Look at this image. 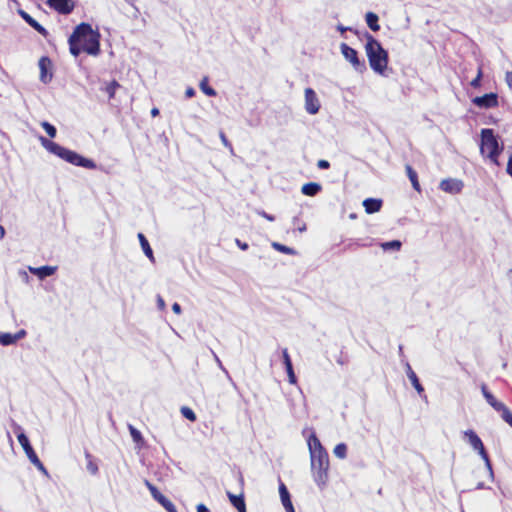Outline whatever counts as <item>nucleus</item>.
<instances>
[{
	"label": "nucleus",
	"instance_id": "5fc2aeb1",
	"mask_svg": "<svg viewBox=\"0 0 512 512\" xmlns=\"http://www.w3.org/2000/svg\"><path fill=\"white\" fill-rule=\"evenodd\" d=\"M26 334V332L24 330H21L19 331L18 333H16L15 335H19V339L22 338L24 335Z\"/></svg>",
	"mask_w": 512,
	"mask_h": 512
},
{
	"label": "nucleus",
	"instance_id": "c756f323",
	"mask_svg": "<svg viewBox=\"0 0 512 512\" xmlns=\"http://www.w3.org/2000/svg\"><path fill=\"white\" fill-rule=\"evenodd\" d=\"M120 87V84L116 80H112L107 83L104 91L108 94L109 99L114 98L116 90Z\"/></svg>",
	"mask_w": 512,
	"mask_h": 512
},
{
	"label": "nucleus",
	"instance_id": "72a5a7b5",
	"mask_svg": "<svg viewBox=\"0 0 512 512\" xmlns=\"http://www.w3.org/2000/svg\"><path fill=\"white\" fill-rule=\"evenodd\" d=\"M41 127L46 131L50 138H55L57 134V130L54 125L47 121H42L40 123Z\"/></svg>",
	"mask_w": 512,
	"mask_h": 512
},
{
	"label": "nucleus",
	"instance_id": "7c9ffc66",
	"mask_svg": "<svg viewBox=\"0 0 512 512\" xmlns=\"http://www.w3.org/2000/svg\"><path fill=\"white\" fill-rule=\"evenodd\" d=\"M272 247L276 251L284 253V254H287V255H295L296 254V251L293 248L288 247V246L283 245V244L278 243V242H273L272 243Z\"/></svg>",
	"mask_w": 512,
	"mask_h": 512
},
{
	"label": "nucleus",
	"instance_id": "0eeeda50",
	"mask_svg": "<svg viewBox=\"0 0 512 512\" xmlns=\"http://www.w3.org/2000/svg\"><path fill=\"white\" fill-rule=\"evenodd\" d=\"M144 484L150 491L153 499L161 504L167 512H178L175 505L169 499H167L149 480L145 479Z\"/></svg>",
	"mask_w": 512,
	"mask_h": 512
},
{
	"label": "nucleus",
	"instance_id": "6e6d98bb",
	"mask_svg": "<svg viewBox=\"0 0 512 512\" xmlns=\"http://www.w3.org/2000/svg\"><path fill=\"white\" fill-rule=\"evenodd\" d=\"M285 510L286 512H295L293 505L286 507Z\"/></svg>",
	"mask_w": 512,
	"mask_h": 512
},
{
	"label": "nucleus",
	"instance_id": "de8ad7c7",
	"mask_svg": "<svg viewBox=\"0 0 512 512\" xmlns=\"http://www.w3.org/2000/svg\"><path fill=\"white\" fill-rule=\"evenodd\" d=\"M172 310L176 313V314H180L182 309H181V306L178 304V303H174L172 305Z\"/></svg>",
	"mask_w": 512,
	"mask_h": 512
},
{
	"label": "nucleus",
	"instance_id": "393cba45",
	"mask_svg": "<svg viewBox=\"0 0 512 512\" xmlns=\"http://www.w3.org/2000/svg\"><path fill=\"white\" fill-rule=\"evenodd\" d=\"M407 376L412 384V386L416 389L419 394L424 392V388L421 385L416 373L412 370L410 366H408Z\"/></svg>",
	"mask_w": 512,
	"mask_h": 512
},
{
	"label": "nucleus",
	"instance_id": "4c0bfd02",
	"mask_svg": "<svg viewBox=\"0 0 512 512\" xmlns=\"http://www.w3.org/2000/svg\"><path fill=\"white\" fill-rule=\"evenodd\" d=\"M181 414L188 420L194 422L196 421L197 417H196V414L194 413V411L189 408V407H186V406H183L181 408Z\"/></svg>",
	"mask_w": 512,
	"mask_h": 512
},
{
	"label": "nucleus",
	"instance_id": "cd10ccee",
	"mask_svg": "<svg viewBox=\"0 0 512 512\" xmlns=\"http://www.w3.org/2000/svg\"><path fill=\"white\" fill-rule=\"evenodd\" d=\"M19 339V335H13L10 333L0 334V344L7 346L15 343Z\"/></svg>",
	"mask_w": 512,
	"mask_h": 512
},
{
	"label": "nucleus",
	"instance_id": "c9c22d12",
	"mask_svg": "<svg viewBox=\"0 0 512 512\" xmlns=\"http://www.w3.org/2000/svg\"><path fill=\"white\" fill-rule=\"evenodd\" d=\"M502 419L512 428V412L505 405L500 411Z\"/></svg>",
	"mask_w": 512,
	"mask_h": 512
},
{
	"label": "nucleus",
	"instance_id": "a18cd8bd",
	"mask_svg": "<svg viewBox=\"0 0 512 512\" xmlns=\"http://www.w3.org/2000/svg\"><path fill=\"white\" fill-rule=\"evenodd\" d=\"M260 215H261L263 218L267 219L268 221H271V222H272V221H274V220H275V217H274L273 215H270V214L266 213L265 211H262V212L260 213Z\"/></svg>",
	"mask_w": 512,
	"mask_h": 512
},
{
	"label": "nucleus",
	"instance_id": "423d86ee",
	"mask_svg": "<svg viewBox=\"0 0 512 512\" xmlns=\"http://www.w3.org/2000/svg\"><path fill=\"white\" fill-rule=\"evenodd\" d=\"M14 432L17 434V439L20 445L22 446L26 456L30 460V462L36 466L39 470H45V467L33 447L31 446L28 437L23 432L22 428L18 424H14Z\"/></svg>",
	"mask_w": 512,
	"mask_h": 512
},
{
	"label": "nucleus",
	"instance_id": "c85d7f7f",
	"mask_svg": "<svg viewBox=\"0 0 512 512\" xmlns=\"http://www.w3.org/2000/svg\"><path fill=\"white\" fill-rule=\"evenodd\" d=\"M85 458L87 460V470L91 474L96 475L98 473V465L94 461L93 456L89 452H86L85 453Z\"/></svg>",
	"mask_w": 512,
	"mask_h": 512
},
{
	"label": "nucleus",
	"instance_id": "9b49d317",
	"mask_svg": "<svg viewBox=\"0 0 512 512\" xmlns=\"http://www.w3.org/2000/svg\"><path fill=\"white\" fill-rule=\"evenodd\" d=\"M305 109L307 113L314 115L320 110V101L312 88H306L304 91Z\"/></svg>",
	"mask_w": 512,
	"mask_h": 512
},
{
	"label": "nucleus",
	"instance_id": "3c124183",
	"mask_svg": "<svg viewBox=\"0 0 512 512\" xmlns=\"http://www.w3.org/2000/svg\"><path fill=\"white\" fill-rule=\"evenodd\" d=\"M151 115H152L153 117L158 116V115H159V109H158V108H156V107H154V108L151 110Z\"/></svg>",
	"mask_w": 512,
	"mask_h": 512
},
{
	"label": "nucleus",
	"instance_id": "7ed1b4c3",
	"mask_svg": "<svg viewBox=\"0 0 512 512\" xmlns=\"http://www.w3.org/2000/svg\"><path fill=\"white\" fill-rule=\"evenodd\" d=\"M366 39L365 52L371 69L383 75L387 69L389 56L388 52L382 47L381 43L368 32L364 35Z\"/></svg>",
	"mask_w": 512,
	"mask_h": 512
},
{
	"label": "nucleus",
	"instance_id": "f704fd0d",
	"mask_svg": "<svg viewBox=\"0 0 512 512\" xmlns=\"http://www.w3.org/2000/svg\"><path fill=\"white\" fill-rule=\"evenodd\" d=\"M129 431H130V435L133 439L134 442L138 443V444H142L144 439H143V436L141 434V432L139 430H137L135 427H133L132 425L129 426Z\"/></svg>",
	"mask_w": 512,
	"mask_h": 512
},
{
	"label": "nucleus",
	"instance_id": "864d4df0",
	"mask_svg": "<svg viewBox=\"0 0 512 512\" xmlns=\"http://www.w3.org/2000/svg\"><path fill=\"white\" fill-rule=\"evenodd\" d=\"M220 136H221V139H222L223 143H224L225 145H227V139H226L225 134H224V133H221V134H220Z\"/></svg>",
	"mask_w": 512,
	"mask_h": 512
},
{
	"label": "nucleus",
	"instance_id": "603ef678",
	"mask_svg": "<svg viewBox=\"0 0 512 512\" xmlns=\"http://www.w3.org/2000/svg\"><path fill=\"white\" fill-rule=\"evenodd\" d=\"M5 236V229L2 225H0V239H3Z\"/></svg>",
	"mask_w": 512,
	"mask_h": 512
},
{
	"label": "nucleus",
	"instance_id": "a19ab883",
	"mask_svg": "<svg viewBox=\"0 0 512 512\" xmlns=\"http://www.w3.org/2000/svg\"><path fill=\"white\" fill-rule=\"evenodd\" d=\"M506 172L509 176L512 177V153L509 155V158H508Z\"/></svg>",
	"mask_w": 512,
	"mask_h": 512
},
{
	"label": "nucleus",
	"instance_id": "aec40b11",
	"mask_svg": "<svg viewBox=\"0 0 512 512\" xmlns=\"http://www.w3.org/2000/svg\"><path fill=\"white\" fill-rule=\"evenodd\" d=\"M321 191V185L316 182H309L302 186L301 192L306 196H315Z\"/></svg>",
	"mask_w": 512,
	"mask_h": 512
},
{
	"label": "nucleus",
	"instance_id": "6e6552de",
	"mask_svg": "<svg viewBox=\"0 0 512 512\" xmlns=\"http://www.w3.org/2000/svg\"><path fill=\"white\" fill-rule=\"evenodd\" d=\"M464 436L467 438L469 444L473 447V449L478 451L482 459L489 463V455L480 437L473 430L465 431Z\"/></svg>",
	"mask_w": 512,
	"mask_h": 512
},
{
	"label": "nucleus",
	"instance_id": "4d7b16f0",
	"mask_svg": "<svg viewBox=\"0 0 512 512\" xmlns=\"http://www.w3.org/2000/svg\"><path fill=\"white\" fill-rule=\"evenodd\" d=\"M238 512H247V511H246V507L244 508V510H240V511H238Z\"/></svg>",
	"mask_w": 512,
	"mask_h": 512
},
{
	"label": "nucleus",
	"instance_id": "20e7f679",
	"mask_svg": "<svg viewBox=\"0 0 512 512\" xmlns=\"http://www.w3.org/2000/svg\"><path fill=\"white\" fill-rule=\"evenodd\" d=\"M39 140L42 146L49 151L50 153L58 156L59 158L65 160L66 162L73 164L75 166L84 167L87 169H95L96 164L93 160L85 158L75 151L69 150L47 138L40 136Z\"/></svg>",
	"mask_w": 512,
	"mask_h": 512
},
{
	"label": "nucleus",
	"instance_id": "c03bdc74",
	"mask_svg": "<svg viewBox=\"0 0 512 512\" xmlns=\"http://www.w3.org/2000/svg\"><path fill=\"white\" fill-rule=\"evenodd\" d=\"M194 95H195V90H194V88H192V87H188V88L185 90V96H186L187 98H192Z\"/></svg>",
	"mask_w": 512,
	"mask_h": 512
},
{
	"label": "nucleus",
	"instance_id": "f3484780",
	"mask_svg": "<svg viewBox=\"0 0 512 512\" xmlns=\"http://www.w3.org/2000/svg\"><path fill=\"white\" fill-rule=\"evenodd\" d=\"M482 394L486 399L487 403L492 406L497 412H499L505 404L501 401H498L495 396L487 389L486 385L483 384L481 387Z\"/></svg>",
	"mask_w": 512,
	"mask_h": 512
},
{
	"label": "nucleus",
	"instance_id": "49530a36",
	"mask_svg": "<svg viewBox=\"0 0 512 512\" xmlns=\"http://www.w3.org/2000/svg\"><path fill=\"white\" fill-rule=\"evenodd\" d=\"M337 30L340 31L342 34L345 33L346 31H352V28L350 27H344L342 24H338L337 25Z\"/></svg>",
	"mask_w": 512,
	"mask_h": 512
},
{
	"label": "nucleus",
	"instance_id": "39448f33",
	"mask_svg": "<svg viewBox=\"0 0 512 512\" xmlns=\"http://www.w3.org/2000/svg\"><path fill=\"white\" fill-rule=\"evenodd\" d=\"M480 136V154L491 164L499 167V157L504 150L503 144L498 141L493 129H482Z\"/></svg>",
	"mask_w": 512,
	"mask_h": 512
},
{
	"label": "nucleus",
	"instance_id": "b1692460",
	"mask_svg": "<svg viewBox=\"0 0 512 512\" xmlns=\"http://www.w3.org/2000/svg\"><path fill=\"white\" fill-rule=\"evenodd\" d=\"M138 239H139V242H140V245L143 249V252L144 254L152 261L154 262V255H153V251L150 247V244L148 242V240L146 239V237L144 236V234L142 233H139L138 234Z\"/></svg>",
	"mask_w": 512,
	"mask_h": 512
},
{
	"label": "nucleus",
	"instance_id": "f03ea898",
	"mask_svg": "<svg viewBox=\"0 0 512 512\" xmlns=\"http://www.w3.org/2000/svg\"><path fill=\"white\" fill-rule=\"evenodd\" d=\"M307 444L310 452L313 479L322 489L326 486L329 478V456L326 449L321 444L319 438L316 436L315 432L311 433L307 440Z\"/></svg>",
	"mask_w": 512,
	"mask_h": 512
},
{
	"label": "nucleus",
	"instance_id": "dca6fc26",
	"mask_svg": "<svg viewBox=\"0 0 512 512\" xmlns=\"http://www.w3.org/2000/svg\"><path fill=\"white\" fill-rule=\"evenodd\" d=\"M440 189L448 193H459L462 189V183L454 179H444L440 182Z\"/></svg>",
	"mask_w": 512,
	"mask_h": 512
},
{
	"label": "nucleus",
	"instance_id": "bb28decb",
	"mask_svg": "<svg viewBox=\"0 0 512 512\" xmlns=\"http://www.w3.org/2000/svg\"><path fill=\"white\" fill-rule=\"evenodd\" d=\"M208 81H209L208 77H207V76H204V77L202 78V80L200 81V84H199L200 89H201V91H202L205 95H207V96H211V97H214V96H216V94H217V93H216V91H215V89H214V88H212V87H210V86L208 85Z\"/></svg>",
	"mask_w": 512,
	"mask_h": 512
},
{
	"label": "nucleus",
	"instance_id": "58836bf2",
	"mask_svg": "<svg viewBox=\"0 0 512 512\" xmlns=\"http://www.w3.org/2000/svg\"><path fill=\"white\" fill-rule=\"evenodd\" d=\"M293 225L301 233L305 232L306 229H307L306 223L304 221H302L299 217H294L293 218Z\"/></svg>",
	"mask_w": 512,
	"mask_h": 512
},
{
	"label": "nucleus",
	"instance_id": "37998d69",
	"mask_svg": "<svg viewBox=\"0 0 512 512\" xmlns=\"http://www.w3.org/2000/svg\"><path fill=\"white\" fill-rule=\"evenodd\" d=\"M505 80L509 88H512V71H507L505 74Z\"/></svg>",
	"mask_w": 512,
	"mask_h": 512
},
{
	"label": "nucleus",
	"instance_id": "1a4fd4ad",
	"mask_svg": "<svg viewBox=\"0 0 512 512\" xmlns=\"http://www.w3.org/2000/svg\"><path fill=\"white\" fill-rule=\"evenodd\" d=\"M340 50L344 58L349 61L356 70L365 69L364 62L360 61L358 52L354 48L350 47L346 43H341Z\"/></svg>",
	"mask_w": 512,
	"mask_h": 512
},
{
	"label": "nucleus",
	"instance_id": "412c9836",
	"mask_svg": "<svg viewBox=\"0 0 512 512\" xmlns=\"http://www.w3.org/2000/svg\"><path fill=\"white\" fill-rule=\"evenodd\" d=\"M227 496L231 502V504L238 510H244V508L246 507V504H245V499H244V495L243 494H240V495H234L230 492H227Z\"/></svg>",
	"mask_w": 512,
	"mask_h": 512
},
{
	"label": "nucleus",
	"instance_id": "ea45409f",
	"mask_svg": "<svg viewBox=\"0 0 512 512\" xmlns=\"http://www.w3.org/2000/svg\"><path fill=\"white\" fill-rule=\"evenodd\" d=\"M317 166L319 169H328V168H330V163L327 160L320 159L317 162Z\"/></svg>",
	"mask_w": 512,
	"mask_h": 512
},
{
	"label": "nucleus",
	"instance_id": "09e8293b",
	"mask_svg": "<svg viewBox=\"0 0 512 512\" xmlns=\"http://www.w3.org/2000/svg\"><path fill=\"white\" fill-rule=\"evenodd\" d=\"M197 512H208V508L204 504H199L197 506Z\"/></svg>",
	"mask_w": 512,
	"mask_h": 512
},
{
	"label": "nucleus",
	"instance_id": "ddd939ff",
	"mask_svg": "<svg viewBox=\"0 0 512 512\" xmlns=\"http://www.w3.org/2000/svg\"><path fill=\"white\" fill-rule=\"evenodd\" d=\"M39 69H40V81L44 84L49 83L52 80L53 74L51 72L52 69V61L49 57L43 56L39 59Z\"/></svg>",
	"mask_w": 512,
	"mask_h": 512
},
{
	"label": "nucleus",
	"instance_id": "473e14b6",
	"mask_svg": "<svg viewBox=\"0 0 512 512\" xmlns=\"http://www.w3.org/2000/svg\"><path fill=\"white\" fill-rule=\"evenodd\" d=\"M482 77H483V65L480 64L478 66V69H477V75L476 77L470 82V86L475 88V89H478L480 88L481 86V80H482Z\"/></svg>",
	"mask_w": 512,
	"mask_h": 512
},
{
	"label": "nucleus",
	"instance_id": "f257e3e1",
	"mask_svg": "<svg viewBox=\"0 0 512 512\" xmlns=\"http://www.w3.org/2000/svg\"><path fill=\"white\" fill-rule=\"evenodd\" d=\"M70 53L77 57L81 52L97 56L100 53V34L89 23L77 25L68 39Z\"/></svg>",
	"mask_w": 512,
	"mask_h": 512
},
{
	"label": "nucleus",
	"instance_id": "5701e85b",
	"mask_svg": "<svg viewBox=\"0 0 512 512\" xmlns=\"http://www.w3.org/2000/svg\"><path fill=\"white\" fill-rule=\"evenodd\" d=\"M365 19H366V23H367L368 27L372 31L377 32L380 30V25L378 23L379 17L377 14H375L374 12H367Z\"/></svg>",
	"mask_w": 512,
	"mask_h": 512
},
{
	"label": "nucleus",
	"instance_id": "a878e982",
	"mask_svg": "<svg viewBox=\"0 0 512 512\" xmlns=\"http://www.w3.org/2000/svg\"><path fill=\"white\" fill-rule=\"evenodd\" d=\"M279 494H280L281 502H282L284 508H286L288 506L290 507L291 505H293L291 502L290 494L287 490V487L283 482H281L279 485Z\"/></svg>",
	"mask_w": 512,
	"mask_h": 512
},
{
	"label": "nucleus",
	"instance_id": "9d476101",
	"mask_svg": "<svg viewBox=\"0 0 512 512\" xmlns=\"http://www.w3.org/2000/svg\"><path fill=\"white\" fill-rule=\"evenodd\" d=\"M472 103L479 108H496L499 106L498 95L494 92H491L482 96H477L472 99Z\"/></svg>",
	"mask_w": 512,
	"mask_h": 512
},
{
	"label": "nucleus",
	"instance_id": "2eb2a0df",
	"mask_svg": "<svg viewBox=\"0 0 512 512\" xmlns=\"http://www.w3.org/2000/svg\"><path fill=\"white\" fill-rule=\"evenodd\" d=\"M282 358H283V363H284V366H285V369H286V372H287V375H288L289 383L290 384H296L297 383V378H296V375L294 373L292 361H291V358H290V355L288 353V349L287 348L282 349Z\"/></svg>",
	"mask_w": 512,
	"mask_h": 512
},
{
	"label": "nucleus",
	"instance_id": "6ab92c4d",
	"mask_svg": "<svg viewBox=\"0 0 512 512\" xmlns=\"http://www.w3.org/2000/svg\"><path fill=\"white\" fill-rule=\"evenodd\" d=\"M32 274L38 276L40 279H44L48 276H51L55 273L56 267L54 266H41L37 268H30Z\"/></svg>",
	"mask_w": 512,
	"mask_h": 512
},
{
	"label": "nucleus",
	"instance_id": "2f4dec72",
	"mask_svg": "<svg viewBox=\"0 0 512 512\" xmlns=\"http://www.w3.org/2000/svg\"><path fill=\"white\" fill-rule=\"evenodd\" d=\"M334 455L337 458L345 459L347 456V445L345 443H339L334 447Z\"/></svg>",
	"mask_w": 512,
	"mask_h": 512
},
{
	"label": "nucleus",
	"instance_id": "4be33fe9",
	"mask_svg": "<svg viewBox=\"0 0 512 512\" xmlns=\"http://www.w3.org/2000/svg\"><path fill=\"white\" fill-rule=\"evenodd\" d=\"M405 170H406V174L412 184V187L420 192L421 188H420V184H419V181H418V175H417V172L412 168L411 165L407 164L405 166Z\"/></svg>",
	"mask_w": 512,
	"mask_h": 512
},
{
	"label": "nucleus",
	"instance_id": "4468645a",
	"mask_svg": "<svg viewBox=\"0 0 512 512\" xmlns=\"http://www.w3.org/2000/svg\"><path fill=\"white\" fill-rule=\"evenodd\" d=\"M18 14L20 17L33 29H35L39 34L46 37L48 35V31L44 26L38 23L33 17H31L26 11L23 9L18 10Z\"/></svg>",
	"mask_w": 512,
	"mask_h": 512
},
{
	"label": "nucleus",
	"instance_id": "e433bc0d",
	"mask_svg": "<svg viewBox=\"0 0 512 512\" xmlns=\"http://www.w3.org/2000/svg\"><path fill=\"white\" fill-rule=\"evenodd\" d=\"M381 246L384 250H390V249L400 250L402 244L399 240H393V241H389V242H384V243H382Z\"/></svg>",
	"mask_w": 512,
	"mask_h": 512
},
{
	"label": "nucleus",
	"instance_id": "f8f14e48",
	"mask_svg": "<svg viewBox=\"0 0 512 512\" xmlns=\"http://www.w3.org/2000/svg\"><path fill=\"white\" fill-rule=\"evenodd\" d=\"M46 4L59 14L67 15L74 10V2L72 0H47Z\"/></svg>",
	"mask_w": 512,
	"mask_h": 512
},
{
	"label": "nucleus",
	"instance_id": "8fccbe9b",
	"mask_svg": "<svg viewBox=\"0 0 512 512\" xmlns=\"http://www.w3.org/2000/svg\"><path fill=\"white\" fill-rule=\"evenodd\" d=\"M158 305H159V308L162 310L165 308V302L161 297H158Z\"/></svg>",
	"mask_w": 512,
	"mask_h": 512
},
{
	"label": "nucleus",
	"instance_id": "79ce46f5",
	"mask_svg": "<svg viewBox=\"0 0 512 512\" xmlns=\"http://www.w3.org/2000/svg\"><path fill=\"white\" fill-rule=\"evenodd\" d=\"M235 243L243 251H246L249 248V246L246 242H242L239 239H235Z\"/></svg>",
	"mask_w": 512,
	"mask_h": 512
},
{
	"label": "nucleus",
	"instance_id": "a211bd4d",
	"mask_svg": "<svg viewBox=\"0 0 512 512\" xmlns=\"http://www.w3.org/2000/svg\"><path fill=\"white\" fill-rule=\"evenodd\" d=\"M366 213L373 214L378 212L382 207V200L375 198H367L363 201Z\"/></svg>",
	"mask_w": 512,
	"mask_h": 512
}]
</instances>
